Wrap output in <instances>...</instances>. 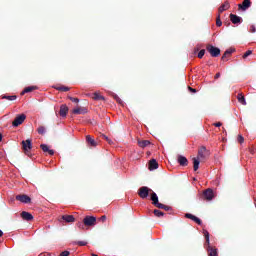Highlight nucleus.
I'll return each instance as SVG.
<instances>
[{"label": "nucleus", "instance_id": "nucleus-1", "mask_svg": "<svg viewBox=\"0 0 256 256\" xmlns=\"http://www.w3.org/2000/svg\"><path fill=\"white\" fill-rule=\"evenodd\" d=\"M208 53H210L211 57H219V55H221V49H219L218 47H215L211 44H209L206 47Z\"/></svg>", "mask_w": 256, "mask_h": 256}, {"label": "nucleus", "instance_id": "nucleus-2", "mask_svg": "<svg viewBox=\"0 0 256 256\" xmlns=\"http://www.w3.org/2000/svg\"><path fill=\"white\" fill-rule=\"evenodd\" d=\"M210 153L209 150H207V147L202 146L200 147V149L198 150V159H200L201 161H205V159L207 157H209Z\"/></svg>", "mask_w": 256, "mask_h": 256}, {"label": "nucleus", "instance_id": "nucleus-3", "mask_svg": "<svg viewBox=\"0 0 256 256\" xmlns=\"http://www.w3.org/2000/svg\"><path fill=\"white\" fill-rule=\"evenodd\" d=\"M203 199L205 201H213L215 199V193L213 192V189L208 188L203 192Z\"/></svg>", "mask_w": 256, "mask_h": 256}, {"label": "nucleus", "instance_id": "nucleus-4", "mask_svg": "<svg viewBox=\"0 0 256 256\" xmlns=\"http://www.w3.org/2000/svg\"><path fill=\"white\" fill-rule=\"evenodd\" d=\"M149 191H151L149 187L143 186L139 189L138 195L141 197V199H147V197H149Z\"/></svg>", "mask_w": 256, "mask_h": 256}, {"label": "nucleus", "instance_id": "nucleus-5", "mask_svg": "<svg viewBox=\"0 0 256 256\" xmlns=\"http://www.w3.org/2000/svg\"><path fill=\"white\" fill-rule=\"evenodd\" d=\"M25 119H27V116L25 114L17 116L12 122L13 127H19V125H22Z\"/></svg>", "mask_w": 256, "mask_h": 256}, {"label": "nucleus", "instance_id": "nucleus-6", "mask_svg": "<svg viewBox=\"0 0 256 256\" xmlns=\"http://www.w3.org/2000/svg\"><path fill=\"white\" fill-rule=\"evenodd\" d=\"M96 222L97 218L95 216H86L84 218V225H86L87 227H93Z\"/></svg>", "mask_w": 256, "mask_h": 256}, {"label": "nucleus", "instance_id": "nucleus-7", "mask_svg": "<svg viewBox=\"0 0 256 256\" xmlns=\"http://www.w3.org/2000/svg\"><path fill=\"white\" fill-rule=\"evenodd\" d=\"M16 201H20V203H24V204L31 203V197H29L25 194L17 195Z\"/></svg>", "mask_w": 256, "mask_h": 256}, {"label": "nucleus", "instance_id": "nucleus-8", "mask_svg": "<svg viewBox=\"0 0 256 256\" xmlns=\"http://www.w3.org/2000/svg\"><path fill=\"white\" fill-rule=\"evenodd\" d=\"M177 161L181 167H187L189 165V160H187V158L183 155H178Z\"/></svg>", "mask_w": 256, "mask_h": 256}, {"label": "nucleus", "instance_id": "nucleus-9", "mask_svg": "<svg viewBox=\"0 0 256 256\" xmlns=\"http://www.w3.org/2000/svg\"><path fill=\"white\" fill-rule=\"evenodd\" d=\"M22 147H23L24 151H31V149H33V144L31 143V140H29V139L23 140Z\"/></svg>", "mask_w": 256, "mask_h": 256}, {"label": "nucleus", "instance_id": "nucleus-10", "mask_svg": "<svg viewBox=\"0 0 256 256\" xmlns=\"http://www.w3.org/2000/svg\"><path fill=\"white\" fill-rule=\"evenodd\" d=\"M238 7L239 9H242V11H247V9L251 7V0H244Z\"/></svg>", "mask_w": 256, "mask_h": 256}, {"label": "nucleus", "instance_id": "nucleus-11", "mask_svg": "<svg viewBox=\"0 0 256 256\" xmlns=\"http://www.w3.org/2000/svg\"><path fill=\"white\" fill-rule=\"evenodd\" d=\"M72 113H74V115H85V113H87V108L77 107L73 109Z\"/></svg>", "mask_w": 256, "mask_h": 256}, {"label": "nucleus", "instance_id": "nucleus-12", "mask_svg": "<svg viewBox=\"0 0 256 256\" xmlns=\"http://www.w3.org/2000/svg\"><path fill=\"white\" fill-rule=\"evenodd\" d=\"M155 169H159V163H157V160L152 159L149 162V170L150 171H155Z\"/></svg>", "mask_w": 256, "mask_h": 256}, {"label": "nucleus", "instance_id": "nucleus-13", "mask_svg": "<svg viewBox=\"0 0 256 256\" xmlns=\"http://www.w3.org/2000/svg\"><path fill=\"white\" fill-rule=\"evenodd\" d=\"M21 217H22V219H24V221H33V214H31L29 212L23 211L21 213Z\"/></svg>", "mask_w": 256, "mask_h": 256}, {"label": "nucleus", "instance_id": "nucleus-14", "mask_svg": "<svg viewBox=\"0 0 256 256\" xmlns=\"http://www.w3.org/2000/svg\"><path fill=\"white\" fill-rule=\"evenodd\" d=\"M230 21L234 24L237 25V23H241L242 18L235 15V14H230Z\"/></svg>", "mask_w": 256, "mask_h": 256}, {"label": "nucleus", "instance_id": "nucleus-15", "mask_svg": "<svg viewBox=\"0 0 256 256\" xmlns=\"http://www.w3.org/2000/svg\"><path fill=\"white\" fill-rule=\"evenodd\" d=\"M40 147L44 153H49V155H55V151L49 149V146L47 144H41Z\"/></svg>", "mask_w": 256, "mask_h": 256}, {"label": "nucleus", "instance_id": "nucleus-16", "mask_svg": "<svg viewBox=\"0 0 256 256\" xmlns=\"http://www.w3.org/2000/svg\"><path fill=\"white\" fill-rule=\"evenodd\" d=\"M67 113H69V108L67 105H62L60 107V117H67Z\"/></svg>", "mask_w": 256, "mask_h": 256}, {"label": "nucleus", "instance_id": "nucleus-17", "mask_svg": "<svg viewBox=\"0 0 256 256\" xmlns=\"http://www.w3.org/2000/svg\"><path fill=\"white\" fill-rule=\"evenodd\" d=\"M62 219L66 223H74L75 222V217L73 215H64V216H62Z\"/></svg>", "mask_w": 256, "mask_h": 256}, {"label": "nucleus", "instance_id": "nucleus-18", "mask_svg": "<svg viewBox=\"0 0 256 256\" xmlns=\"http://www.w3.org/2000/svg\"><path fill=\"white\" fill-rule=\"evenodd\" d=\"M138 145L142 149H145V147H149V145H151V141H149V140L138 141Z\"/></svg>", "mask_w": 256, "mask_h": 256}, {"label": "nucleus", "instance_id": "nucleus-19", "mask_svg": "<svg viewBox=\"0 0 256 256\" xmlns=\"http://www.w3.org/2000/svg\"><path fill=\"white\" fill-rule=\"evenodd\" d=\"M86 141L91 147H97V142L90 135L86 136Z\"/></svg>", "mask_w": 256, "mask_h": 256}, {"label": "nucleus", "instance_id": "nucleus-20", "mask_svg": "<svg viewBox=\"0 0 256 256\" xmlns=\"http://www.w3.org/2000/svg\"><path fill=\"white\" fill-rule=\"evenodd\" d=\"M35 89H37V86H28L21 92V95H25V93H31V91H35Z\"/></svg>", "mask_w": 256, "mask_h": 256}, {"label": "nucleus", "instance_id": "nucleus-21", "mask_svg": "<svg viewBox=\"0 0 256 256\" xmlns=\"http://www.w3.org/2000/svg\"><path fill=\"white\" fill-rule=\"evenodd\" d=\"M229 7H230L229 2H225L219 7V13H223V11H227Z\"/></svg>", "mask_w": 256, "mask_h": 256}, {"label": "nucleus", "instance_id": "nucleus-22", "mask_svg": "<svg viewBox=\"0 0 256 256\" xmlns=\"http://www.w3.org/2000/svg\"><path fill=\"white\" fill-rule=\"evenodd\" d=\"M93 99H94V101H105V97H103L102 95H100L97 92H95L93 94Z\"/></svg>", "mask_w": 256, "mask_h": 256}, {"label": "nucleus", "instance_id": "nucleus-23", "mask_svg": "<svg viewBox=\"0 0 256 256\" xmlns=\"http://www.w3.org/2000/svg\"><path fill=\"white\" fill-rule=\"evenodd\" d=\"M200 163H201V159L193 158L194 171H197L199 169Z\"/></svg>", "mask_w": 256, "mask_h": 256}, {"label": "nucleus", "instance_id": "nucleus-24", "mask_svg": "<svg viewBox=\"0 0 256 256\" xmlns=\"http://www.w3.org/2000/svg\"><path fill=\"white\" fill-rule=\"evenodd\" d=\"M237 99L241 105H247V101L245 100V96H243V94H238Z\"/></svg>", "mask_w": 256, "mask_h": 256}, {"label": "nucleus", "instance_id": "nucleus-25", "mask_svg": "<svg viewBox=\"0 0 256 256\" xmlns=\"http://www.w3.org/2000/svg\"><path fill=\"white\" fill-rule=\"evenodd\" d=\"M151 201H152L153 205H155V203H157L159 201V197L157 196V193L152 192Z\"/></svg>", "mask_w": 256, "mask_h": 256}, {"label": "nucleus", "instance_id": "nucleus-26", "mask_svg": "<svg viewBox=\"0 0 256 256\" xmlns=\"http://www.w3.org/2000/svg\"><path fill=\"white\" fill-rule=\"evenodd\" d=\"M203 234H204V237H205V239H206V245H208V249H210V247H209V243H210V240H209V231L203 230Z\"/></svg>", "mask_w": 256, "mask_h": 256}, {"label": "nucleus", "instance_id": "nucleus-27", "mask_svg": "<svg viewBox=\"0 0 256 256\" xmlns=\"http://www.w3.org/2000/svg\"><path fill=\"white\" fill-rule=\"evenodd\" d=\"M39 135H45V133H47V129L45 128V126H40L37 129Z\"/></svg>", "mask_w": 256, "mask_h": 256}, {"label": "nucleus", "instance_id": "nucleus-28", "mask_svg": "<svg viewBox=\"0 0 256 256\" xmlns=\"http://www.w3.org/2000/svg\"><path fill=\"white\" fill-rule=\"evenodd\" d=\"M2 99H7V101H15L17 99V96L16 95H12V96L4 95L2 97Z\"/></svg>", "mask_w": 256, "mask_h": 256}, {"label": "nucleus", "instance_id": "nucleus-29", "mask_svg": "<svg viewBox=\"0 0 256 256\" xmlns=\"http://www.w3.org/2000/svg\"><path fill=\"white\" fill-rule=\"evenodd\" d=\"M154 215H155V217H163V215H165V213H163L160 210L155 209L154 210Z\"/></svg>", "mask_w": 256, "mask_h": 256}, {"label": "nucleus", "instance_id": "nucleus-30", "mask_svg": "<svg viewBox=\"0 0 256 256\" xmlns=\"http://www.w3.org/2000/svg\"><path fill=\"white\" fill-rule=\"evenodd\" d=\"M73 245H79L80 247H85V245H87L86 241H76L73 242Z\"/></svg>", "mask_w": 256, "mask_h": 256}, {"label": "nucleus", "instance_id": "nucleus-31", "mask_svg": "<svg viewBox=\"0 0 256 256\" xmlns=\"http://www.w3.org/2000/svg\"><path fill=\"white\" fill-rule=\"evenodd\" d=\"M209 256H218L217 249L209 248Z\"/></svg>", "mask_w": 256, "mask_h": 256}, {"label": "nucleus", "instance_id": "nucleus-32", "mask_svg": "<svg viewBox=\"0 0 256 256\" xmlns=\"http://www.w3.org/2000/svg\"><path fill=\"white\" fill-rule=\"evenodd\" d=\"M69 87H67V86H60V87H57L56 88V90L57 91H64V92H67V91H69Z\"/></svg>", "mask_w": 256, "mask_h": 256}, {"label": "nucleus", "instance_id": "nucleus-33", "mask_svg": "<svg viewBox=\"0 0 256 256\" xmlns=\"http://www.w3.org/2000/svg\"><path fill=\"white\" fill-rule=\"evenodd\" d=\"M216 25H217V27H221V25H223V22H221V16L220 15H218V17H217Z\"/></svg>", "mask_w": 256, "mask_h": 256}, {"label": "nucleus", "instance_id": "nucleus-34", "mask_svg": "<svg viewBox=\"0 0 256 256\" xmlns=\"http://www.w3.org/2000/svg\"><path fill=\"white\" fill-rule=\"evenodd\" d=\"M204 56H205V49H202V50H200L199 53H198V58H199V59H203Z\"/></svg>", "mask_w": 256, "mask_h": 256}, {"label": "nucleus", "instance_id": "nucleus-35", "mask_svg": "<svg viewBox=\"0 0 256 256\" xmlns=\"http://www.w3.org/2000/svg\"><path fill=\"white\" fill-rule=\"evenodd\" d=\"M192 221H194L195 223H197L198 225H202V221H201V219H199L197 216H194V218H193V220Z\"/></svg>", "mask_w": 256, "mask_h": 256}, {"label": "nucleus", "instance_id": "nucleus-36", "mask_svg": "<svg viewBox=\"0 0 256 256\" xmlns=\"http://www.w3.org/2000/svg\"><path fill=\"white\" fill-rule=\"evenodd\" d=\"M114 99L115 101H117V103H119L120 105H123V100H121V98H119L117 94L114 95Z\"/></svg>", "mask_w": 256, "mask_h": 256}, {"label": "nucleus", "instance_id": "nucleus-37", "mask_svg": "<svg viewBox=\"0 0 256 256\" xmlns=\"http://www.w3.org/2000/svg\"><path fill=\"white\" fill-rule=\"evenodd\" d=\"M253 51L248 50L245 52V54L243 55V59H247V57H249V55H252Z\"/></svg>", "mask_w": 256, "mask_h": 256}, {"label": "nucleus", "instance_id": "nucleus-38", "mask_svg": "<svg viewBox=\"0 0 256 256\" xmlns=\"http://www.w3.org/2000/svg\"><path fill=\"white\" fill-rule=\"evenodd\" d=\"M154 205H155V207H158V209H164V207H165V204H161V203H159V201L156 202Z\"/></svg>", "mask_w": 256, "mask_h": 256}, {"label": "nucleus", "instance_id": "nucleus-39", "mask_svg": "<svg viewBox=\"0 0 256 256\" xmlns=\"http://www.w3.org/2000/svg\"><path fill=\"white\" fill-rule=\"evenodd\" d=\"M185 217H186L187 219H191L192 221H193V219H195V215L190 214V213H186V214H185Z\"/></svg>", "mask_w": 256, "mask_h": 256}, {"label": "nucleus", "instance_id": "nucleus-40", "mask_svg": "<svg viewBox=\"0 0 256 256\" xmlns=\"http://www.w3.org/2000/svg\"><path fill=\"white\" fill-rule=\"evenodd\" d=\"M237 140H238V143L243 144L244 141H245V138H243L242 135H238V139Z\"/></svg>", "mask_w": 256, "mask_h": 256}, {"label": "nucleus", "instance_id": "nucleus-41", "mask_svg": "<svg viewBox=\"0 0 256 256\" xmlns=\"http://www.w3.org/2000/svg\"><path fill=\"white\" fill-rule=\"evenodd\" d=\"M70 101H72L73 103H79V99L78 98H73V97H69Z\"/></svg>", "mask_w": 256, "mask_h": 256}, {"label": "nucleus", "instance_id": "nucleus-42", "mask_svg": "<svg viewBox=\"0 0 256 256\" xmlns=\"http://www.w3.org/2000/svg\"><path fill=\"white\" fill-rule=\"evenodd\" d=\"M250 31H251V33H256L255 25H251Z\"/></svg>", "mask_w": 256, "mask_h": 256}, {"label": "nucleus", "instance_id": "nucleus-43", "mask_svg": "<svg viewBox=\"0 0 256 256\" xmlns=\"http://www.w3.org/2000/svg\"><path fill=\"white\" fill-rule=\"evenodd\" d=\"M59 256H69V251H63Z\"/></svg>", "mask_w": 256, "mask_h": 256}, {"label": "nucleus", "instance_id": "nucleus-44", "mask_svg": "<svg viewBox=\"0 0 256 256\" xmlns=\"http://www.w3.org/2000/svg\"><path fill=\"white\" fill-rule=\"evenodd\" d=\"M227 55H228V54H226V52H224V54H223V56H222V58H221L222 61H227Z\"/></svg>", "mask_w": 256, "mask_h": 256}, {"label": "nucleus", "instance_id": "nucleus-45", "mask_svg": "<svg viewBox=\"0 0 256 256\" xmlns=\"http://www.w3.org/2000/svg\"><path fill=\"white\" fill-rule=\"evenodd\" d=\"M189 91H191V93H197V90L195 88L192 87H188Z\"/></svg>", "mask_w": 256, "mask_h": 256}, {"label": "nucleus", "instance_id": "nucleus-46", "mask_svg": "<svg viewBox=\"0 0 256 256\" xmlns=\"http://www.w3.org/2000/svg\"><path fill=\"white\" fill-rule=\"evenodd\" d=\"M164 211H171V207L170 206H167V205H164Z\"/></svg>", "mask_w": 256, "mask_h": 256}, {"label": "nucleus", "instance_id": "nucleus-47", "mask_svg": "<svg viewBox=\"0 0 256 256\" xmlns=\"http://www.w3.org/2000/svg\"><path fill=\"white\" fill-rule=\"evenodd\" d=\"M223 124L221 122L214 123V127H221Z\"/></svg>", "mask_w": 256, "mask_h": 256}, {"label": "nucleus", "instance_id": "nucleus-48", "mask_svg": "<svg viewBox=\"0 0 256 256\" xmlns=\"http://www.w3.org/2000/svg\"><path fill=\"white\" fill-rule=\"evenodd\" d=\"M100 221H103V222H104V221H107V216H105V215H104V216H101V217H100Z\"/></svg>", "mask_w": 256, "mask_h": 256}, {"label": "nucleus", "instance_id": "nucleus-49", "mask_svg": "<svg viewBox=\"0 0 256 256\" xmlns=\"http://www.w3.org/2000/svg\"><path fill=\"white\" fill-rule=\"evenodd\" d=\"M106 141H108V143H111V140L109 139V137H107L106 135L102 136Z\"/></svg>", "mask_w": 256, "mask_h": 256}, {"label": "nucleus", "instance_id": "nucleus-50", "mask_svg": "<svg viewBox=\"0 0 256 256\" xmlns=\"http://www.w3.org/2000/svg\"><path fill=\"white\" fill-rule=\"evenodd\" d=\"M225 53L226 55H231L233 53V50H226Z\"/></svg>", "mask_w": 256, "mask_h": 256}, {"label": "nucleus", "instance_id": "nucleus-51", "mask_svg": "<svg viewBox=\"0 0 256 256\" xmlns=\"http://www.w3.org/2000/svg\"><path fill=\"white\" fill-rule=\"evenodd\" d=\"M219 77H221V73H217V74L215 75V79H219Z\"/></svg>", "mask_w": 256, "mask_h": 256}, {"label": "nucleus", "instance_id": "nucleus-52", "mask_svg": "<svg viewBox=\"0 0 256 256\" xmlns=\"http://www.w3.org/2000/svg\"><path fill=\"white\" fill-rule=\"evenodd\" d=\"M3 141V134H0V142Z\"/></svg>", "mask_w": 256, "mask_h": 256}, {"label": "nucleus", "instance_id": "nucleus-53", "mask_svg": "<svg viewBox=\"0 0 256 256\" xmlns=\"http://www.w3.org/2000/svg\"><path fill=\"white\" fill-rule=\"evenodd\" d=\"M0 237H3V231L0 230Z\"/></svg>", "mask_w": 256, "mask_h": 256}]
</instances>
